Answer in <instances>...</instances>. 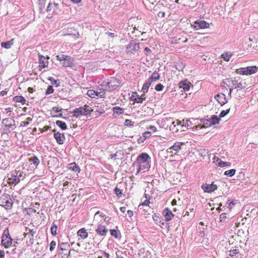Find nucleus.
<instances>
[{
    "instance_id": "obj_1",
    "label": "nucleus",
    "mask_w": 258,
    "mask_h": 258,
    "mask_svg": "<svg viewBox=\"0 0 258 258\" xmlns=\"http://www.w3.org/2000/svg\"><path fill=\"white\" fill-rule=\"evenodd\" d=\"M221 86L225 87L226 86L229 89V95L231 96L232 91L234 89L237 90V92H241L242 95H244V91L243 89L246 87V83L242 81L238 82L236 77H231L223 80Z\"/></svg>"
},
{
    "instance_id": "obj_2",
    "label": "nucleus",
    "mask_w": 258,
    "mask_h": 258,
    "mask_svg": "<svg viewBox=\"0 0 258 258\" xmlns=\"http://www.w3.org/2000/svg\"><path fill=\"white\" fill-rule=\"evenodd\" d=\"M150 156L146 153H143L139 155L134 165H137L138 167L136 175L142 171L148 170L150 168Z\"/></svg>"
},
{
    "instance_id": "obj_3",
    "label": "nucleus",
    "mask_w": 258,
    "mask_h": 258,
    "mask_svg": "<svg viewBox=\"0 0 258 258\" xmlns=\"http://www.w3.org/2000/svg\"><path fill=\"white\" fill-rule=\"evenodd\" d=\"M92 111L93 109L91 107L87 105H85L83 107L75 108L72 112V113L74 117L78 118L81 116H88V115L90 116Z\"/></svg>"
},
{
    "instance_id": "obj_4",
    "label": "nucleus",
    "mask_w": 258,
    "mask_h": 258,
    "mask_svg": "<svg viewBox=\"0 0 258 258\" xmlns=\"http://www.w3.org/2000/svg\"><path fill=\"white\" fill-rule=\"evenodd\" d=\"M13 242V239L11 237L8 229H6L1 237V244L5 248H9Z\"/></svg>"
},
{
    "instance_id": "obj_5",
    "label": "nucleus",
    "mask_w": 258,
    "mask_h": 258,
    "mask_svg": "<svg viewBox=\"0 0 258 258\" xmlns=\"http://www.w3.org/2000/svg\"><path fill=\"white\" fill-rule=\"evenodd\" d=\"M120 83L119 80L111 78L109 81L104 83L103 86L104 89L110 91L116 89L119 86Z\"/></svg>"
},
{
    "instance_id": "obj_6",
    "label": "nucleus",
    "mask_w": 258,
    "mask_h": 258,
    "mask_svg": "<svg viewBox=\"0 0 258 258\" xmlns=\"http://www.w3.org/2000/svg\"><path fill=\"white\" fill-rule=\"evenodd\" d=\"M258 71V68L256 66H249L242 68L236 70V72L240 75H250L256 73Z\"/></svg>"
},
{
    "instance_id": "obj_7",
    "label": "nucleus",
    "mask_w": 258,
    "mask_h": 258,
    "mask_svg": "<svg viewBox=\"0 0 258 258\" xmlns=\"http://www.w3.org/2000/svg\"><path fill=\"white\" fill-rule=\"evenodd\" d=\"M13 203L9 196L4 195L0 198V206L6 209H10Z\"/></svg>"
},
{
    "instance_id": "obj_8",
    "label": "nucleus",
    "mask_w": 258,
    "mask_h": 258,
    "mask_svg": "<svg viewBox=\"0 0 258 258\" xmlns=\"http://www.w3.org/2000/svg\"><path fill=\"white\" fill-rule=\"evenodd\" d=\"M139 43L131 41L126 46V52L129 54H134L139 50Z\"/></svg>"
},
{
    "instance_id": "obj_9",
    "label": "nucleus",
    "mask_w": 258,
    "mask_h": 258,
    "mask_svg": "<svg viewBox=\"0 0 258 258\" xmlns=\"http://www.w3.org/2000/svg\"><path fill=\"white\" fill-rule=\"evenodd\" d=\"M191 26L196 30H199L200 29H205L209 28L210 27V24L205 21L198 20L194 22L193 24H191Z\"/></svg>"
},
{
    "instance_id": "obj_10",
    "label": "nucleus",
    "mask_w": 258,
    "mask_h": 258,
    "mask_svg": "<svg viewBox=\"0 0 258 258\" xmlns=\"http://www.w3.org/2000/svg\"><path fill=\"white\" fill-rule=\"evenodd\" d=\"M8 180L10 184H13L14 185L17 184L20 182V178H19L17 170L11 173L8 177Z\"/></svg>"
},
{
    "instance_id": "obj_11",
    "label": "nucleus",
    "mask_w": 258,
    "mask_h": 258,
    "mask_svg": "<svg viewBox=\"0 0 258 258\" xmlns=\"http://www.w3.org/2000/svg\"><path fill=\"white\" fill-rule=\"evenodd\" d=\"M184 145H185L184 143L177 142L175 143L173 146H172L171 147L169 148L167 150V152L170 153H173V151H174L175 152V154H176L181 149V147Z\"/></svg>"
},
{
    "instance_id": "obj_12",
    "label": "nucleus",
    "mask_w": 258,
    "mask_h": 258,
    "mask_svg": "<svg viewBox=\"0 0 258 258\" xmlns=\"http://www.w3.org/2000/svg\"><path fill=\"white\" fill-rule=\"evenodd\" d=\"M202 188L205 192L211 193L215 191L217 189V186L216 184L213 183H204L202 185Z\"/></svg>"
},
{
    "instance_id": "obj_13",
    "label": "nucleus",
    "mask_w": 258,
    "mask_h": 258,
    "mask_svg": "<svg viewBox=\"0 0 258 258\" xmlns=\"http://www.w3.org/2000/svg\"><path fill=\"white\" fill-rule=\"evenodd\" d=\"M168 121H171V124L169 126L170 130L173 133H177L179 131V128L176 127V126H180V121L178 120L172 121L171 118L168 119Z\"/></svg>"
},
{
    "instance_id": "obj_14",
    "label": "nucleus",
    "mask_w": 258,
    "mask_h": 258,
    "mask_svg": "<svg viewBox=\"0 0 258 258\" xmlns=\"http://www.w3.org/2000/svg\"><path fill=\"white\" fill-rule=\"evenodd\" d=\"M105 215L103 213H100L99 211L96 213L94 217V222L98 224H102L105 221Z\"/></svg>"
},
{
    "instance_id": "obj_15",
    "label": "nucleus",
    "mask_w": 258,
    "mask_h": 258,
    "mask_svg": "<svg viewBox=\"0 0 258 258\" xmlns=\"http://www.w3.org/2000/svg\"><path fill=\"white\" fill-rule=\"evenodd\" d=\"M2 123L8 128H12V129H14L13 127H16L15 121L11 118L4 119L2 121Z\"/></svg>"
},
{
    "instance_id": "obj_16",
    "label": "nucleus",
    "mask_w": 258,
    "mask_h": 258,
    "mask_svg": "<svg viewBox=\"0 0 258 258\" xmlns=\"http://www.w3.org/2000/svg\"><path fill=\"white\" fill-rule=\"evenodd\" d=\"M59 5L58 4L56 3H50L49 4L47 8V11L48 12H52V14H57L59 11Z\"/></svg>"
},
{
    "instance_id": "obj_17",
    "label": "nucleus",
    "mask_w": 258,
    "mask_h": 258,
    "mask_svg": "<svg viewBox=\"0 0 258 258\" xmlns=\"http://www.w3.org/2000/svg\"><path fill=\"white\" fill-rule=\"evenodd\" d=\"M191 85V84L187 80L181 81L178 84L179 87L182 88L184 91L189 90Z\"/></svg>"
},
{
    "instance_id": "obj_18",
    "label": "nucleus",
    "mask_w": 258,
    "mask_h": 258,
    "mask_svg": "<svg viewBox=\"0 0 258 258\" xmlns=\"http://www.w3.org/2000/svg\"><path fill=\"white\" fill-rule=\"evenodd\" d=\"M48 57H45L42 55H39V67L41 68H45L48 64Z\"/></svg>"
},
{
    "instance_id": "obj_19",
    "label": "nucleus",
    "mask_w": 258,
    "mask_h": 258,
    "mask_svg": "<svg viewBox=\"0 0 258 258\" xmlns=\"http://www.w3.org/2000/svg\"><path fill=\"white\" fill-rule=\"evenodd\" d=\"M96 231L100 236H105L108 232V230L105 228V226L100 224H98Z\"/></svg>"
},
{
    "instance_id": "obj_20",
    "label": "nucleus",
    "mask_w": 258,
    "mask_h": 258,
    "mask_svg": "<svg viewBox=\"0 0 258 258\" xmlns=\"http://www.w3.org/2000/svg\"><path fill=\"white\" fill-rule=\"evenodd\" d=\"M215 98L221 105L225 104L228 101L225 95L223 93L216 95Z\"/></svg>"
},
{
    "instance_id": "obj_21",
    "label": "nucleus",
    "mask_w": 258,
    "mask_h": 258,
    "mask_svg": "<svg viewBox=\"0 0 258 258\" xmlns=\"http://www.w3.org/2000/svg\"><path fill=\"white\" fill-rule=\"evenodd\" d=\"M203 121V125L199 124L195 126L196 130L201 129L202 128L208 127L212 125L211 121H210V119H204Z\"/></svg>"
},
{
    "instance_id": "obj_22",
    "label": "nucleus",
    "mask_w": 258,
    "mask_h": 258,
    "mask_svg": "<svg viewBox=\"0 0 258 258\" xmlns=\"http://www.w3.org/2000/svg\"><path fill=\"white\" fill-rule=\"evenodd\" d=\"M53 132H54V137L56 140L57 143L59 144H62L64 140V135L58 132L55 133V131L54 130H53Z\"/></svg>"
},
{
    "instance_id": "obj_23",
    "label": "nucleus",
    "mask_w": 258,
    "mask_h": 258,
    "mask_svg": "<svg viewBox=\"0 0 258 258\" xmlns=\"http://www.w3.org/2000/svg\"><path fill=\"white\" fill-rule=\"evenodd\" d=\"M214 162L216 163V164L218 165V166L220 167H224L226 166H230L231 163L227 162H223L221 160V159L214 157L213 158Z\"/></svg>"
},
{
    "instance_id": "obj_24",
    "label": "nucleus",
    "mask_w": 258,
    "mask_h": 258,
    "mask_svg": "<svg viewBox=\"0 0 258 258\" xmlns=\"http://www.w3.org/2000/svg\"><path fill=\"white\" fill-rule=\"evenodd\" d=\"M163 214L165 217V220L167 221H170L173 217V214L172 211L168 208H166L163 211Z\"/></svg>"
},
{
    "instance_id": "obj_25",
    "label": "nucleus",
    "mask_w": 258,
    "mask_h": 258,
    "mask_svg": "<svg viewBox=\"0 0 258 258\" xmlns=\"http://www.w3.org/2000/svg\"><path fill=\"white\" fill-rule=\"evenodd\" d=\"M249 41L250 42L249 44H248V46L250 47H252L253 48H257V45H256V43L258 41V36L255 37L253 35L250 36V37L248 38Z\"/></svg>"
},
{
    "instance_id": "obj_26",
    "label": "nucleus",
    "mask_w": 258,
    "mask_h": 258,
    "mask_svg": "<svg viewBox=\"0 0 258 258\" xmlns=\"http://www.w3.org/2000/svg\"><path fill=\"white\" fill-rule=\"evenodd\" d=\"M78 236L81 238L84 239L88 237V234L87 230L85 228H82L77 232Z\"/></svg>"
},
{
    "instance_id": "obj_27",
    "label": "nucleus",
    "mask_w": 258,
    "mask_h": 258,
    "mask_svg": "<svg viewBox=\"0 0 258 258\" xmlns=\"http://www.w3.org/2000/svg\"><path fill=\"white\" fill-rule=\"evenodd\" d=\"M69 168L77 173H79L80 171V169L79 166L75 162L70 164Z\"/></svg>"
},
{
    "instance_id": "obj_28",
    "label": "nucleus",
    "mask_w": 258,
    "mask_h": 258,
    "mask_svg": "<svg viewBox=\"0 0 258 258\" xmlns=\"http://www.w3.org/2000/svg\"><path fill=\"white\" fill-rule=\"evenodd\" d=\"M13 100L16 102H19L22 104H24L26 102V99L21 96H16L14 97Z\"/></svg>"
},
{
    "instance_id": "obj_29",
    "label": "nucleus",
    "mask_w": 258,
    "mask_h": 258,
    "mask_svg": "<svg viewBox=\"0 0 258 258\" xmlns=\"http://www.w3.org/2000/svg\"><path fill=\"white\" fill-rule=\"evenodd\" d=\"M152 83V82L149 79H148V81L145 83H144L142 87V90L144 93L148 92V89Z\"/></svg>"
},
{
    "instance_id": "obj_30",
    "label": "nucleus",
    "mask_w": 258,
    "mask_h": 258,
    "mask_svg": "<svg viewBox=\"0 0 258 258\" xmlns=\"http://www.w3.org/2000/svg\"><path fill=\"white\" fill-rule=\"evenodd\" d=\"M69 60H64L62 62H61V64L64 67H71L73 64V58L72 57H70V59L68 58Z\"/></svg>"
},
{
    "instance_id": "obj_31",
    "label": "nucleus",
    "mask_w": 258,
    "mask_h": 258,
    "mask_svg": "<svg viewBox=\"0 0 258 258\" xmlns=\"http://www.w3.org/2000/svg\"><path fill=\"white\" fill-rule=\"evenodd\" d=\"M210 121H211L212 125H216L219 123L220 118L216 115H212L210 118Z\"/></svg>"
},
{
    "instance_id": "obj_32",
    "label": "nucleus",
    "mask_w": 258,
    "mask_h": 258,
    "mask_svg": "<svg viewBox=\"0 0 258 258\" xmlns=\"http://www.w3.org/2000/svg\"><path fill=\"white\" fill-rule=\"evenodd\" d=\"M29 161L31 163H32L35 166V167H37L40 163L39 159L36 156H33L29 158Z\"/></svg>"
},
{
    "instance_id": "obj_33",
    "label": "nucleus",
    "mask_w": 258,
    "mask_h": 258,
    "mask_svg": "<svg viewBox=\"0 0 258 258\" xmlns=\"http://www.w3.org/2000/svg\"><path fill=\"white\" fill-rule=\"evenodd\" d=\"M159 79H160L159 75L157 73L154 72L148 79L151 80L152 83H153L157 80H159Z\"/></svg>"
},
{
    "instance_id": "obj_34",
    "label": "nucleus",
    "mask_w": 258,
    "mask_h": 258,
    "mask_svg": "<svg viewBox=\"0 0 258 258\" xmlns=\"http://www.w3.org/2000/svg\"><path fill=\"white\" fill-rule=\"evenodd\" d=\"M70 56L68 55H65L64 54H59L56 55V57L57 60H59L60 61H64V60H69L68 58L70 59Z\"/></svg>"
},
{
    "instance_id": "obj_35",
    "label": "nucleus",
    "mask_w": 258,
    "mask_h": 258,
    "mask_svg": "<svg viewBox=\"0 0 258 258\" xmlns=\"http://www.w3.org/2000/svg\"><path fill=\"white\" fill-rule=\"evenodd\" d=\"M56 124L63 130H65L67 128V124L63 121L60 120H57L56 121Z\"/></svg>"
},
{
    "instance_id": "obj_36",
    "label": "nucleus",
    "mask_w": 258,
    "mask_h": 258,
    "mask_svg": "<svg viewBox=\"0 0 258 258\" xmlns=\"http://www.w3.org/2000/svg\"><path fill=\"white\" fill-rule=\"evenodd\" d=\"M113 110L114 114L119 115L123 113L124 109L116 106L113 108Z\"/></svg>"
},
{
    "instance_id": "obj_37",
    "label": "nucleus",
    "mask_w": 258,
    "mask_h": 258,
    "mask_svg": "<svg viewBox=\"0 0 258 258\" xmlns=\"http://www.w3.org/2000/svg\"><path fill=\"white\" fill-rule=\"evenodd\" d=\"M70 247V245L68 242H62L59 245V248L60 250H67Z\"/></svg>"
},
{
    "instance_id": "obj_38",
    "label": "nucleus",
    "mask_w": 258,
    "mask_h": 258,
    "mask_svg": "<svg viewBox=\"0 0 258 258\" xmlns=\"http://www.w3.org/2000/svg\"><path fill=\"white\" fill-rule=\"evenodd\" d=\"M199 155L203 157H205L208 155V151L205 149H201L198 150Z\"/></svg>"
},
{
    "instance_id": "obj_39",
    "label": "nucleus",
    "mask_w": 258,
    "mask_h": 258,
    "mask_svg": "<svg viewBox=\"0 0 258 258\" xmlns=\"http://www.w3.org/2000/svg\"><path fill=\"white\" fill-rule=\"evenodd\" d=\"M13 40H12L11 41H7L6 42H3L1 44L2 46L6 48L7 49L10 48L11 47V46L13 44Z\"/></svg>"
},
{
    "instance_id": "obj_40",
    "label": "nucleus",
    "mask_w": 258,
    "mask_h": 258,
    "mask_svg": "<svg viewBox=\"0 0 258 258\" xmlns=\"http://www.w3.org/2000/svg\"><path fill=\"white\" fill-rule=\"evenodd\" d=\"M232 56L230 52H225L222 54L221 56L223 59L226 61H228L230 60L231 56Z\"/></svg>"
},
{
    "instance_id": "obj_41",
    "label": "nucleus",
    "mask_w": 258,
    "mask_h": 258,
    "mask_svg": "<svg viewBox=\"0 0 258 258\" xmlns=\"http://www.w3.org/2000/svg\"><path fill=\"white\" fill-rule=\"evenodd\" d=\"M145 95V93H144V94L142 95V96H140L139 95H138L136 98L134 99V100L137 102V103H142L144 100H145L146 98H143V96Z\"/></svg>"
},
{
    "instance_id": "obj_42",
    "label": "nucleus",
    "mask_w": 258,
    "mask_h": 258,
    "mask_svg": "<svg viewBox=\"0 0 258 258\" xmlns=\"http://www.w3.org/2000/svg\"><path fill=\"white\" fill-rule=\"evenodd\" d=\"M236 172V170L235 169H231L229 170L226 171L224 172V175L229 177H232L233 176Z\"/></svg>"
},
{
    "instance_id": "obj_43",
    "label": "nucleus",
    "mask_w": 258,
    "mask_h": 258,
    "mask_svg": "<svg viewBox=\"0 0 258 258\" xmlns=\"http://www.w3.org/2000/svg\"><path fill=\"white\" fill-rule=\"evenodd\" d=\"M147 196H148L147 194H145V197L146 198V200L143 203L140 204L139 205V208H140L141 206H148L149 205V204L150 203V199H147Z\"/></svg>"
},
{
    "instance_id": "obj_44",
    "label": "nucleus",
    "mask_w": 258,
    "mask_h": 258,
    "mask_svg": "<svg viewBox=\"0 0 258 258\" xmlns=\"http://www.w3.org/2000/svg\"><path fill=\"white\" fill-rule=\"evenodd\" d=\"M53 92H54V90L53 89V87L51 85H49L48 86V87L46 90L45 94L47 95H50V94L53 93Z\"/></svg>"
},
{
    "instance_id": "obj_45",
    "label": "nucleus",
    "mask_w": 258,
    "mask_h": 258,
    "mask_svg": "<svg viewBox=\"0 0 258 258\" xmlns=\"http://www.w3.org/2000/svg\"><path fill=\"white\" fill-rule=\"evenodd\" d=\"M57 227L56 225L53 224V226L51 228V233L52 235L55 236L57 234Z\"/></svg>"
},
{
    "instance_id": "obj_46",
    "label": "nucleus",
    "mask_w": 258,
    "mask_h": 258,
    "mask_svg": "<svg viewBox=\"0 0 258 258\" xmlns=\"http://www.w3.org/2000/svg\"><path fill=\"white\" fill-rule=\"evenodd\" d=\"M238 253H239V250L236 248L231 249L229 251V255L231 256H234Z\"/></svg>"
},
{
    "instance_id": "obj_47",
    "label": "nucleus",
    "mask_w": 258,
    "mask_h": 258,
    "mask_svg": "<svg viewBox=\"0 0 258 258\" xmlns=\"http://www.w3.org/2000/svg\"><path fill=\"white\" fill-rule=\"evenodd\" d=\"M230 109V108H229L228 109H227L225 110L222 111L220 114L219 118H220L222 117H224L225 116H226L229 112Z\"/></svg>"
},
{
    "instance_id": "obj_48",
    "label": "nucleus",
    "mask_w": 258,
    "mask_h": 258,
    "mask_svg": "<svg viewBox=\"0 0 258 258\" xmlns=\"http://www.w3.org/2000/svg\"><path fill=\"white\" fill-rule=\"evenodd\" d=\"M17 172H18V175L19 176V178H20V181L21 180H23L25 177L26 174L25 173H24L23 172L20 171H17Z\"/></svg>"
},
{
    "instance_id": "obj_49",
    "label": "nucleus",
    "mask_w": 258,
    "mask_h": 258,
    "mask_svg": "<svg viewBox=\"0 0 258 258\" xmlns=\"http://www.w3.org/2000/svg\"><path fill=\"white\" fill-rule=\"evenodd\" d=\"M95 93V91L94 90H89L87 91V94L90 97L95 98L94 94Z\"/></svg>"
},
{
    "instance_id": "obj_50",
    "label": "nucleus",
    "mask_w": 258,
    "mask_h": 258,
    "mask_svg": "<svg viewBox=\"0 0 258 258\" xmlns=\"http://www.w3.org/2000/svg\"><path fill=\"white\" fill-rule=\"evenodd\" d=\"M163 88L164 86L163 85H162L161 84H158L156 85V86L155 87V89L157 91H160L163 90Z\"/></svg>"
},
{
    "instance_id": "obj_51",
    "label": "nucleus",
    "mask_w": 258,
    "mask_h": 258,
    "mask_svg": "<svg viewBox=\"0 0 258 258\" xmlns=\"http://www.w3.org/2000/svg\"><path fill=\"white\" fill-rule=\"evenodd\" d=\"M56 247V242L55 241H52L50 244L49 250L50 251H52Z\"/></svg>"
},
{
    "instance_id": "obj_52",
    "label": "nucleus",
    "mask_w": 258,
    "mask_h": 258,
    "mask_svg": "<svg viewBox=\"0 0 258 258\" xmlns=\"http://www.w3.org/2000/svg\"><path fill=\"white\" fill-rule=\"evenodd\" d=\"M35 233V231H34L33 230L29 229V232H28L27 233H24V234L25 237H26L27 235H30L32 238L34 236Z\"/></svg>"
},
{
    "instance_id": "obj_53",
    "label": "nucleus",
    "mask_w": 258,
    "mask_h": 258,
    "mask_svg": "<svg viewBox=\"0 0 258 258\" xmlns=\"http://www.w3.org/2000/svg\"><path fill=\"white\" fill-rule=\"evenodd\" d=\"M114 190H115V192L116 196L118 198H120L122 196L121 190L117 187H116Z\"/></svg>"
},
{
    "instance_id": "obj_54",
    "label": "nucleus",
    "mask_w": 258,
    "mask_h": 258,
    "mask_svg": "<svg viewBox=\"0 0 258 258\" xmlns=\"http://www.w3.org/2000/svg\"><path fill=\"white\" fill-rule=\"evenodd\" d=\"M124 125L126 126H133L134 122L130 119H126L124 122Z\"/></svg>"
},
{
    "instance_id": "obj_55",
    "label": "nucleus",
    "mask_w": 258,
    "mask_h": 258,
    "mask_svg": "<svg viewBox=\"0 0 258 258\" xmlns=\"http://www.w3.org/2000/svg\"><path fill=\"white\" fill-rule=\"evenodd\" d=\"M49 80L51 81L52 84L55 85L56 87L59 86V82L58 80H55L53 78H51Z\"/></svg>"
},
{
    "instance_id": "obj_56",
    "label": "nucleus",
    "mask_w": 258,
    "mask_h": 258,
    "mask_svg": "<svg viewBox=\"0 0 258 258\" xmlns=\"http://www.w3.org/2000/svg\"><path fill=\"white\" fill-rule=\"evenodd\" d=\"M157 2H159V0H147V1L146 2L145 5L147 6L148 5V3L151 5H154V3Z\"/></svg>"
},
{
    "instance_id": "obj_57",
    "label": "nucleus",
    "mask_w": 258,
    "mask_h": 258,
    "mask_svg": "<svg viewBox=\"0 0 258 258\" xmlns=\"http://www.w3.org/2000/svg\"><path fill=\"white\" fill-rule=\"evenodd\" d=\"M105 92L104 91L100 92L96 95V98H103L104 97Z\"/></svg>"
},
{
    "instance_id": "obj_58",
    "label": "nucleus",
    "mask_w": 258,
    "mask_h": 258,
    "mask_svg": "<svg viewBox=\"0 0 258 258\" xmlns=\"http://www.w3.org/2000/svg\"><path fill=\"white\" fill-rule=\"evenodd\" d=\"M109 257V253L104 252L102 253V255L99 256L98 257L99 258H103V257L108 258Z\"/></svg>"
},
{
    "instance_id": "obj_59",
    "label": "nucleus",
    "mask_w": 258,
    "mask_h": 258,
    "mask_svg": "<svg viewBox=\"0 0 258 258\" xmlns=\"http://www.w3.org/2000/svg\"><path fill=\"white\" fill-rule=\"evenodd\" d=\"M110 233H111V235L112 236L117 237V234H116L117 232L115 230H110Z\"/></svg>"
},
{
    "instance_id": "obj_60",
    "label": "nucleus",
    "mask_w": 258,
    "mask_h": 258,
    "mask_svg": "<svg viewBox=\"0 0 258 258\" xmlns=\"http://www.w3.org/2000/svg\"><path fill=\"white\" fill-rule=\"evenodd\" d=\"M29 122L28 121H22L21 122V126H27L29 124Z\"/></svg>"
},
{
    "instance_id": "obj_61",
    "label": "nucleus",
    "mask_w": 258,
    "mask_h": 258,
    "mask_svg": "<svg viewBox=\"0 0 258 258\" xmlns=\"http://www.w3.org/2000/svg\"><path fill=\"white\" fill-rule=\"evenodd\" d=\"M53 110L56 112H59L61 111L62 109L57 107H53Z\"/></svg>"
},
{
    "instance_id": "obj_62",
    "label": "nucleus",
    "mask_w": 258,
    "mask_h": 258,
    "mask_svg": "<svg viewBox=\"0 0 258 258\" xmlns=\"http://www.w3.org/2000/svg\"><path fill=\"white\" fill-rule=\"evenodd\" d=\"M236 98H240L241 96H243V95H242L241 92H239L237 93V92L235 93Z\"/></svg>"
},
{
    "instance_id": "obj_63",
    "label": "nucleus",
    "mask_w": 258,
    "mask_h": 258,
    "mask_svg": "<svg viewBox=\"0 0 258 258\" xmlns=\"http://www.w3.org/2000/svg\"><path fill=\"white\" fill-rule=\"evenodd\" d=\"M7 94V91L6 90H3L0 92V96H4Z\"/></svg>"
},
{
    "instance_id": "obj_64",
    "label": "nucleus",
    "mask_w": 258,
    "mask_h": 258,
    "mask_svg": "<svg viewBox=\"0 0 258 258\" xmlns=\"http://www.w3.org/2000/svg\"><path fill=\"white\" fill-rule=\"evenodd\" d=\"M5 257V251L4 250H0V258H4Z\"/></svg>"
}]
</instances>
